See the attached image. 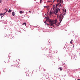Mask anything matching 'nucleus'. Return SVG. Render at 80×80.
<instances>
[{
  "label": "nucleus",
  "mask_w": 80,
  "mask_h": 80,
  "mask_svg": "<svg viewBox=\"0 0 80 80\" xmlns=\"http://www.w3.org/2000/svg\"><path fill=\"white\" fill-rule=\"evenodd\" d=\"M77 57L76 56L75 54L73 55L72 56H71V59H73V60H77Z\"/></svg>",
  "instance_id": "4"
},
{
  "label": "nucleus",
  "mask_w": 80,
  "mask_h": 80,
  "mask_svg": "<svg viewBox=\"0 0 80 80\" xmlns=\"http://www.w3.org/2000/svg\"><path fill=\"white\" fill-rule=\"evenodd\" d=\"M46 25H50V24H48V23H47L46 24Z\"/></svg>",
  "instance_id": "28"
},
{
  "label": "nucleus",
  "mask_w": 80,
  "mask_h": 80,
  "mask_svg": "<svg viewBox=\"0 0 80 80\" xmlns=\"http://www.w3.org/2000/svg\"><path fill=\"white\" fill-rule=\"evenodd\" d=\"M45 48L46 49H45V50H47L49 51H51V49H52V47H51L50 46V45L48 44L45 47Z\"/></svg>",
  "instance_id": "1"
},
{
  "label": "nucleus",
  "mask_w": 80,
  "mask_h": 80,
  "mask_svg": "<svg viewBox=\"0 0 80 80\" xmlns=\"http://www.w3.org/2000/svg\"><path fill=\"white\" fill-rule=\"evenodd\" d=\"M45 19V18H46L47 19V17H45V18H44Z\"/></svg>",
  "instance_id": "47"
},
{
  "label": "nucleus",
  "mask_w": 80,
  "mask_h": 80,
  "mask_svg": "<svg viewBox=\"0 0 80 80\" xmlns=\"http://www.w3.org/2000/svg\"><path fill=\"white\" fill-rule=\"evenodd\" d=\"M60 22H59L58 23H57V27H58V26H59V25H60Z\"/></svg>",
  "instance_id": "9"
},
{
  "label": "nucleus",
  "mask_w": 80,
  "mask_h": 80,
  "mask_svg": "<svg viewBox=\"0 0 80 80\" xmlns=\"http://www.w3.org/2000/svg\"><path fill=\"white\" fill-rule=\"evenodd\" d=\"M56 15H57V17H58V15L57 14H56Z\"/></svg>",
  "instance_id": "39"
},
{
  "label": "nucleus",
  "mask_w": 80,
  "mask_h": 80,
  "mask_svg": "<svg viewBox=\"0 0 80 80\" xmlns=\"http://www.w3.org/2000/svg\"><path fill=\"white\" fill-rule=\"evenodd\" d=\"M79 54H80V53H79Z\"/></svg>",
  "instance_id": "59"
},
{
  "label": "nucleus",
  "mask_w": 80,
  "mask_h": 80,
  "mask_svg": "<svg viewBox=\"0 0 80 80\" xmlns=\"http://www.w3.org/2000/svg\"><path fill=\"white\" fill-rule=\"evenodd\" d=\"M47 21H45V22H44V23H45V24H46V23H47Z\"/></svg>",
  "instance_id": "26"
},
{
  "label": "nucleus",
  "mask_w": 80,
  "mask_h": 80,
  "mask_svg": "<svg viewBox=\"0 0 80 80\" xmlns=\"http://www.w3.org/2000/svg\"><path fill=\"white\" fill-rule=\"evenodd\" d=\"M55 7H54L52 8V9L53 10H55Z\"/></svg>",
  "instance_id": "25"
},
{
  "label": "nucleus",
  "mask_w": 80,
  "mask_h": 80,
  "mask_svg": "<svg viewBox=\"0 0 80 80\" xmlns=\"http://www.w3.org/2000/svg\"><path fill=\"white\" fill-rule=\"evenodd\" d=\"M66 9H64V12H66Z\"/></svg>",
  "instance_id": "33"
},
{
  "label": "nucleus",
  "mask_w": 80,
  "mask_h": 80,
  "mask_svg": "<svg viewBox=\"0 0 80 80\" xmlns=\"http://www.w3.org/2000/svg\"><path fill=\"white\" fill-rule=\"evenodd\" d=\"M42 0H40V3H42Z\"/></svg>",
  "instance_id": "31"
},
{
  "label": "nucleus",
  "mask_w": 80,
  "mask_h": 80,
  "mask_svg": "<svg viewBox=\"0 0 80 80\" xmlns=\"http://www.w3.org/2000/svg\"><path fill=\"white\" fill-rule=\"evenodd\" d=\"M58 2H59V3H60H60H62V0H60V1H58Z\"/></svg>",
  "instance_id": "15"
},
{
  "label": "nucleus",
  "mask_w": 80,
  "mask_h": 80,
  "mask_svg": "<svg viewBox=\"0 0 80 80\" xmlns=\"http://www.w3.org/2000/svg\"><path fill=\"white\" fill-rule=\"evenodd\" d=\"M52 27H51V28H52Z\"/></svg>",
  "instance_id": "53"
},
{
  "label": "nucleus",
  "mask_w": 80,
  "mask_h": 80,
  "mask_svg": "<svg viewBox=\"0 0 80 80\" xmlns=\"http://www.w3.org/2000/svg\"><path fill=\"white\" fill-rule=\"evenodd\" d=\"M2 1L0 0V3H2Z\"/></svg>",
  "instance_id": "30"
},
{
  "label": "nucleus",
  "mask_w": 80,
  "mask_h": 80,
  "mask_svg": "<svg viewBox=\"0 0 80 80\" xmlns=\"http://www.w3.org/2000/svg\"><path fill=\"white\" fill-rule=\"evenodd\" d=\"M52 27H54V28H55V27H56V26H54V25H52Z\"/></svg>",
  "instance_id": "21"
},
{
  "label": "nucleus",
  "mask_w": 80,
  "mask_h": 80,
  "mask_svg": "<svg viewBox=\"0 0 80 80\" xmlns=\"http://www.w3.org/2000/svg\"><path fill=\"white\" fill-rule=\"evenodd\" d=\"M68 54H69L70 56H72L73 55L72 50L70 52H68Z\"/></svg>",
  "instance_id": "6"
},
{
  "label": "nucleus",
  "mask_w": 80,
  "mask_h": 80,
  "mask_svg": "<svg viewBox=\"0 0 80 80\" xmlns=\"http://www.w3.org/2000/svg\"><path fill=\"white\" fill-rule=\"evenodd\" d=\"M6 12H8V10H7V9H6Z\"/></svg>",
  "instance_id": "38"
},
{
  "label": "nucleus",
  "mask_w": 80,
  "mask_h": 80,
  "mask_svg": "<svg viewBox=\"0 0 80 80\" xmlns=\"http://www.w3.org/2000/svg\"><path fill=\"white\" fill-rule=\"evenodd\" d=\"M63 49H65V48H63Z\"/></svg>",
  "instance_id": "50"
},
{
  "label": "nucleus",
  "mask_w": 80,
  "mask_h": 80,
  "mask_svg": "<svg viewBox=\"0 0 80 80\" xmlns=\"http://www.w3.org/2000/svg\"><path fill=\"white\" fill-rule=\"evenodd\" d=\"M58 1H59V0H58L57 1V2H58Z\"/></svg>",
  "instance_id": "40"
},
{
  "label": "nucleus",
  "mask_w": 80,
  "mask_h": 80,
  "mask_svg": "<svg viewBox=\"0 0 80 80\" xmlns=\"http://www.w3.org/2000/svg\"><path fill=\"white\" fill-rule=\"evenodd\" d=\"M5 14V13H3V16H4Z\"/></svg>",
  "instance_id": "32"
},
{
  "label": "nucleus",
  "mask_w": 80,
  "mask_h": 80,
  "mask_svg": "<svg viewBox=\"0 0 80 80\" xmlns=\"http://www.w3.org/2000/svg\"><path fill=\"white\" fill-rule=\"evenodd\" d=\"M45 15H46V16H47L48 15H47L46 14H45Z\"/></svg>",
  "instance_id": "41"
},
{
  "label": "nucleus",
  "mask_w": 80,
  "mask_h": 80,
  "mask_svg": "<svg viewBox=\"0 0 80 80\" xmlns=\"http://www.w3.org/2000/svg\"><path fill=\"white\" fill-rule=\"evenodd\" d=\"M49 12V11H48L46 13H48V14Z\"/></svg>",
  "instance_id": "35"
},
{
  "label": "nucleus",
  "mask_w": 80,
  "mask_h": 80,
  "mask_svg": "<svg viewBox=\"0 0 80 80\" xmlns=\"http://www.w3.org/2000/svg\"><path fill=\"white\" fill-rule=\"evenodd\" d=\"M4 10H7V9H6V8H5Z\"/></svg>",
  "instance_id": "44"
},
{
  "label": "nucleus",
  "mask_w": 80,
  "mask_h": 80,
  "mask_svg": "<svg viewBox=\"0 0 80 80\" xmlns=\"http://www.w3.org/2000/svg\"><path fill=\"white\" fill-rule=\"evenodd\" d=\"M0 22H1V21H0Z\"/></svg>",
  "instance_id": "56"
},
{
  "label": "nucleus",
  "mask_w": 80,
  "mask_h": 80,
  "mask_svg": "<svg viewBox=\"0 0 80 80\" xmlns=\"http://www.w3.org/2000/svg\"><path fill=\"white\" fill-rule=\"evenodd\" d=\"M2 17H3V16L2 15L1 16V18H2Z\"/></svg>",
  "instance_id": "42"
},
{
  "label": "nucleus",
  "mask_w": 80,
  "mask_h": 80,
  "mask_svg": "<svg viewBox=\"0 0 80 80\" xmlns=\"http://www.w3.org/2000/svg\"><path fill=\"white\" fill-rule=\"evenodd\" d=\"M48 22L49 23V25H50V27H52V26H53V25L55 24V23H54V21L52 19H51Z\"/></svg>",
  "instance_id": "2"
},
{
  "label": "nucleus",
  "mask_w": 80,
  "mask_h": 80,
  "mask_svg": "<svg viewBox=\"0 0 80 80\" xmlns=\"http://www.w3.org/2000/svg\"><path fill=\"white\" fill-rule=\"evenodd\" d=\"M22 25H25V26H26V22L23 23Z\"/></svg>",
  "instance_id": "17"
},
{
  "label": "nucleus",
  "mask_w": 80,
  "mask_h": 80,
  "mask_svg": "<svg viewBox=\"0 0 80 80\" xmlns=\"http://www.w3.org/2000/svg\"><path fill=\"white\" fill-rule=\"evenodd\" d=\"M72 51V49L70 48H68V49L66 51V52H67L68 53V52H71Z\"/></svg>",
  "instance_id": "7"
},
{
  "label": "nucleus",
  "mask_w": 80,
  "mask_h": 80,
  "mask_svg": "<svg viewBox=\"0 0 80 80\" xmlns=\"http://www.w3.org/2000/svg\"><path fill=\"white\" fill-rule=\"evenodd\" d=\"M12 34H9V36H10V37H12Z\"/></svg>",
  "instance_id": "29"
},
{
  "label": "nucleus",
  "mask_w": 80,
  "mask_h": 80,
  "mask_svg": "<svg viewBox=\"0 0 80 80\" xmlns=\"http://www.w3.org/2000/svg\"><path fill=\"white\" fill-rule=\"evenodd\" d=\"M50 20H51V19H50V18H46V21H48H48H49Z\"/></svg>",
  "instance_id": "8"
},
{
  "label": "nucleus",
  "mask_w": 80,
  "mask_h": 80,
  "mask_svg": "<svg viewBox=\"0 0 80 80\" xmlns=\"http://www.w3.org/2000/svg\"><path fill=\"white\" fill-rule=\"evenodd\" d=\"M6 12H6H4V13H6V12Z\"/></svg>",
  "instance_id": "51"
},
{
  "label": "nucleus",
  "mask_w": 80,
  "mask_h": 80,
  "mask_svg": "<svg viewBox=\"0 0 80 80\" xmlns=\"http://www.w3.org/2000/svg\"><path fill=\"white\" fill-rule=\"evenodd\" d=\"M54 24H55V25H56V27H57V23H54Z\"/></svg>",
  "instance_id": "16"
},
{
  "label": "nucleus",
  "mask_w": 80,
  "mask_h": 80,
  "mask_svg": "<svg viewBox=\"0 0 80 80\" xmlns=\"http://www.w3.org/2000/svg\"><path fill=\"white\" fill-rule=\"evenodd\" d=\"M73 47H74V46H73Z\"/></svg>",
  "instance_id": "58"
},
{
  "label": "nucleus",
  "mask_w": 80,
  "mask_h": 80,
  "mask_svg": "<svg viewBox=\"0 0 80 80\" xmlns=\"http://www.w3.org/2000/svg\"><path fill=\"white\" fill-rule=\"evenodd\" d=\"M29 12H31V11H29Z\"/></svg>",
  "instance_id": "49"
},
{
  "label": "nucleus",
  "mask_w": 80,
  "mask_h": 80,
  "mask_svg": "<svg viewBox=\"0 0 80 80\" xmlns=\"http://www.w3.org/2000/svg\"><path fill=\"white\" fill-rule=\"evenodd\" d=\"M22 13H24V11H22Z\"/></svg>",
  "instance_id": "46"
},
{
  "label": "nucleus",
  "mask_w": 80,
  "mask_h": 80,
  "mask_svg": "<svg viewBox=\"0 0 80 80\" xmlns=\"http://www.w3.org/2000/svg\"><path fill=\"white\" fill-rule=\"evenodd\" d=\"M44 7H46V6H45Z\"/></svg>",
  "instance_id": "55"
},
{
  "label": "nucleus",
  "mask_w": 80,
  "mask_h": 80,
  "mask_svg": "<svg viewBox=\"0 0 80 80\" xmlns=\"http://www.w3.org/2000/svg\"><path fill=\"white\" fill-rule=\"evenodd\" d=\"M55 0H53V2H54V1H55Z\"/></svg>",
  "instance_id": "45"
},
{
  "label": "nucleus",
  "mask_w": 80,
  "mask_h": 80,
  "mask_svg": "<svg viewBox=\"0 0 80 80\" xmlns=\"http://www.w3.org/2000/svg\"><path fill=\"white\" fill-rule=\"evenodd\" d=\"M49 13L50 14H51L52 15V14L53 13H52V12L50 11L49 12Z\"/></svg>",
  "instance_id": "20"
},
{
  "label": "nucleus",
  "mask_w": 80,
  "mask_h": 80,
  "mask_svg": "<svg viewBox=\"0 0 80 80\" xmlns=\"http://www.w3.org/2000/svg\"><path fill=\"white\" fill-rule=\"evenodd\" d=\"M64 18V16H63L62 14H60L59 16V21L60 23H61L62 22V19L63 18Z\"/></svg>",
  "instance_id": "3"
},
{
  "label": "nucleus",
  "mask_w": 80,
  "mask_h": 80,
  "mask_svg": "<svg viewBox=\"0 0 80 80\" xmlns=\"http://www.w3.org/2000/svg\"><path fill=\"white\" fill-rule=\"evenodd\" d=\"M61 4H60V6H61Z\"/></svg>",
  "instance_id": "54"
},
{
  "label": "nucleus",
  "mask_w": 80,
  "mask_h": 80,
  "mask_svg": "<svg viewBox=\"0 0 80 80\" xmlns=\"http://www.w3.org/2000/svg\"><path fill=\"white\" fill-rule=\"evenodd\" d=\"M2 22H4V20H2Z\"/></svg>",
  "instance_id": "48"
},
{
  "label": "nucleus",
  "mask_w": 80,
  "mask_h": 80,
  "mask_svg": "<svg viewBox=\"0 0 80 80\" xmlns=\"http://www.w3.org/2000/svg\"><path fill=\"white\" fill-rule=\"evenodd\" d=\"M46 18H49V16H48V15L47 16Z\"/></svg>",
  "instance_id": "34"
},
{
  "label": "nucleus",
  "mask_w": 80,
  "mask_h": 80,
  "mask_svg": "<svg viewBox=\"0 0 80 80\" xmlns=\"http://www.w3.org/2000/svg\"><path fill=\"white\" fill-rule=\"evenodd\" d=\"M4 62H5V63H6V62H5V61H4Z\"/></svg>",
  "instance_id": "57"
},
{
  "label": "nucleus",
  "mask_w": 80,
  "mask_h": 80,
  "mask_svg": "<svg viewBox=\"0 0 80 80\" xmlns=\"http://www.w3.org/2000/svg\"><path fill=\"white\" fill-rule=\"evenodd\" d=\"M58 5H60V3H57V4H56V7H57V6Z\"/></svg>",
  "instance_id": "13"
},
{
  "label": "nucleus",
  "mask_w": 80,
  "mask_h": 80,
  "mask_svg": "<svg viewBox=\"0 0 80 80\" xmlns=\"http://www.w3.org/2000/svg\"><path fill=\"white\" fill-rule=\"evenodd\" d=\"M58 12H60V8L59 9V10H58Z\"/></svg>",
  "instance_id": "24"
},
{
  "label": "nucleus",
  "mask_w": 80,
  "mask_h": 80,
  "mask_svg": "<svg viewBox=\"0 0 80 80\" xmlns=\"http://www.w3.org/2000/svg\"><path fill=\"white\" fill-rule=\"evenodd\" d=\"M58 10H59V8H58L56 7V13L55 12H54V13H55V15H56V14L58 13Z\"/></svg>",
  "instance_id": "5"
},
{
  "label": "nucleus",
  "mask_w": 80,
  "mask_h": 80,
  "mask_svg": "<svg viewBox=\"0 0 80 80\" xmlns=\"http://www.w3.org/2000/svg\"><path fill=\"white\" fill-rule=\"evenodd\" d=\"M53 7H55V5H53Z\"/></svg>",
  "instance_id": "43"
},
{
  "label": "nucleus",
  "mask_w": 80,
  "mask_h": 80,
  "mask_svg": "<svg viewBox=\"0 0 80 80\" xmlns=\"http://www.w3.org/2000/svg\"><path fill=\"white\" fill-rule=\"evenodd\" d=\"M72 42H73V40H72H72H71V41H70V43L72 44Z\"/></svg>",
  "instance_id": "18"
},
{
  "label": "nucleus",
  "mask_w": 80,
  "mask_h": 80,
  "mask_svg": "<svg viewBox=\"0 0 80 80\" xmlns=\"http://www.w3.org/2000/svg\"><path fill=\"white\" fill-rule=\"evenodd\" d=\"M77 80H80V79H77Z\"/></svg>",
  "instance_id": "52"
},
{
  "label": "nucleus",
  "mask_w": 80,
  "mask_h": 80,
  "mask_svg": "<svg viewBox=\"0 0 80 80\" xmlns=\"http://www.w3.org/2000/svg\"><path fill=\"white\" fill-rule=\"evenodd\" d=\"M47 2H52V1H48Z\"/></svg>",
  "instance_id": "27"
},
{
  "label": "nucleus",
  "mask_w": 80,
  "mask_h": 80,
  "mask_svg": "<svg viewBox=\"0 0 80 80\" xmlns=\"http://www.w3.org/2000/svg\"><path fill=\"white\" fill-rule=\"evenodd\" d=\"M1 16L3 15V13H1V14H0V16H1Z\"/></svg>",
  "instance_id": "22"
},
{
  "label": "nucleus",
  "mask_w": 80,
  "mask_h": 80,
  "mask_svg": "<svg viewBox=\"0 0 80 80\" xmlns=\"http://www.w3.org/2000/svg\"><path fill=\"white\" fill-rule=\"evenodd\" d=\"M12 12V10L11 9H9V11H8V13H10V12Z\"/></svg>",
  "instance_id": "14"
},
{
  "label": "nucleus",
  "mask_w": 80,
  "mask_h": 80,
  "mask_svg": "<svg viewBox=\"0 0 80 80\" xmlns=\"http://www.w3.org/2000/svg\"><path fill=\"white\" fill-rule=\"evenodd\" d=\"M50 57V56L47 55V57H48V58H49V57Z\"/></svg>",
  "instance_id": "23"
},
{
  "label": "nucleus",
  "mask_w": 80,
  "mask_h": 80,
  "mask_svg": "<svg viewBox=\"0 0 80 80\" xmlns=\"http://www.w3.org/2000/svg\"><path fill=\"white\" fill-rule=\"evenodd\" d=\"M59 70H60V71H62L63 70V68H58Z\"/></svg>",
  "instance_id": "10"
},
{
  "label": "nucleus",
  "mask_w": 80,
  "mask_h": 80,
  "mask_svg": "<svg viewBox=\"0 0 80 80\" xmlns=\"http://www.w3.org/2000/svg\"><path fill=\"white\" fill-rule=\"evenodd\" d=\"M62 65H63V67H65V65H64V64H62Z\"/></svg>",
  "instance_id": "37"
},
{
  "label": "nucleus",
  "mask_w": 80,
  "mask_h": 80,
  "mask_svg": "<svg viewBox=\"0 0 80 80\" xmlns=\"http://www.w3.org/2000/svg\"><path fill=\"white\" fill-rule=\"evenodd\" d=\"M12 16H14L15 15V14H14V12H12Z\"/></svg>",
  "instance_id": "12"
},
{
  "label": "nucleus",
  "mask_w": 80,
  "mask_h": 80,
  "mask_svg": "<svg viewBox=\"0 0 80 80\" xmlns=\"http://www.w3.org/2000/svg\"><path fill=\"white\" fill-rule=\"evenodd\" d=\"M19 13H20V14L22 13V11H20L19 12Z\"/></svg>",
  "instance_id": "19"
},
{
  "label": "nucleus",
  "mask_w": 80,
  "mask_h": 80,
  "mask_svg": "<svg viewBox=\"0 0 80 80\" xmlns=\"http://www.w3.org/2000/svg\"><path fill=\"white\" fill-rule=\"evenodd\" d=\"M53 21H54V22H55V23H56L57 22V19H55V20H54Z\"/></svg>",
  "instance_id": "11"
},
{
  "label": "nucleus",
  "mask_w": 80,
  "mask_h": 80,
  "mask_svg": "<svg viewBox=\"0 0 80 80\" xmlns=\"http://www.w3.org/2000/svg\"><path fill=\"white\" fill-rule=\"evenodd\" d=\"M62 15H65V13H64V14H62Z\"/></svg>",
  "instance_id": "36"
}]
</instances>
